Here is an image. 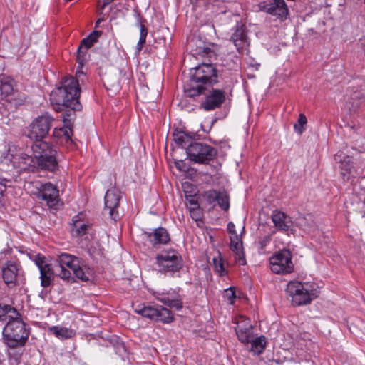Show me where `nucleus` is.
Segmentation results:
<instances>
[{
    "label": "nucleus",
    "instance_id": "obj_1",
    "mask_svg": "<svg viewBox=\"0 0 365 365\" xmlns=\"http://www.w3.org/2000/svg\"><path fill=\"white\" fill-rule=\"evenodd\" d=\"M84 77L82 71L76 73V78L73 76L66 77L61 82L60 86L53 89L50 94V101L53 106L54 109L59 112L63 108H67L72 110V113H66L68 116L74 114L75 110H79L81 105L79 102L80 88L79 78Z\"/></svg>",
    "mask_w": 365,
    "mask_h": 365
},
{
    "label": "nucleus",
    "instance_id": "obj_2",
    "mask_svg": "<svg viewBox=\"0 0 365 365\" xmlns=\"http://www.w3.org/2000/svg\"><path fill=\"white\" fill-rule=\"evenodd\" d=\"M3 340L11 349L24 346L29 336V329L21 316L8 321L3 329Z\"/></svg>",
    "mask_w": 365,
    "mask_h": 365
},
{
    "label": "nucleus",
    "instance_id": "obj_3",
    "mask_svg": "<svg viewBox=\"0 0 365 365\" xmlns=\"http://www.w3.org/2000/svg\"><path fill=\"white\" fill-rule=\"evenodd\" d=\"M287 294L291 298L293 306L309 304L319 297V287L314 283L289 282L286 289Z\"/></svg>",
    "mask_w": 365,
    "mask_h": 365
},
{
    "label": "nucleus",
    "instance_id": "obj_4",
    "mask_svg": "<svg viewBox=\"0 0 365 365\" xmlns=\"http://www.w3.org/2000/svg\"><path fill=\"white\" fill-rule=\"evenodd\" d=\"M31 148L38 168L52 172L57 169V150L53 145L40 140L34 142Z\"/></svg>",
    "mask_w": 365,
    "mask_h": 365
},
{
    "label": "nucleus",
    "instance_id": "obj_5",
    "mask_svg": "<svg viewBox=\"0 0 365 365\" xmlns=\"http://www.w3.org/2000/svg\"><path fill=\"white\" fill-rule=\"evenodd\" d=\"M155 261L158 271L170 276H173L182 267L181 255L173 249L163 250L156 255Z\"/></svg>",
    "mask_w": 365,
    "mask_h": 365
},
{
    "label": "nucleus",
    "instance_id": "obj_6",
    "mask_svg": "<svg viewBox=\"0 0 365 365\" xmlns=\"http://www.w3.org/2000/svg\"><path fill=\"white\" fill-rule=\"evenodd\" d=\"M187 158L195 163L207 164L217 155L214 147L203 143L194 142L186 148Z\"/></svg>",
    "mask_w": 365,
    "mask_h": 365
},
{
    "label": "nucleus",
    "instance_id": "obj_7",
    "mask_svg": "<svg viewBox=\"0 0 365 365\" xmlns=\"http://www.w3.org/2000/svg\"><path fill=\"white\" fill-rule=\"evenodd\" d=\"M54 118L48 113L36 118L28 128L26 136L34 142L43 140L53 126Z\"/></svg>",
    "mask_w": 365,
    "mask_h": 365
},
{
    "label": "nucleus",
    "instance_id": "obj_8",
    "mask_svg": "<svg viewBox=\"0 0 365 365\" xmlns=\"http://www.w3.org/2000/svg\"><path fill=\"white\" fill-rule=\"evenodd\" d=\"M1 272L2 279L9 289L19 286L25 279L24 272L19 262H6L1 266Z\"/></svg>",
    "mask_w": 365,
    "mask_h": 365
},
{
    "label": "nucleus",
    "instance_id": "obj_9",
    "mask_svg": "<svg viewBox=\"0 0 365 365\" xmlns=\"http://www.w3.org/2000/svg\"><path fill=\"white\" fill-rule=\"evenodd\" d=\"M81 260L78 257L68 253L58 255L55 260L56 276L63 280H69L71 279V270L73 271Z\"/></svg>",
    "mask_w": 365,
    "mask_h": 365
},
{
    "label": "nucleus",
    "instance_id": "obj_10",
    "mask_svg": "<svg viewBox=\"0 0 365 365\" xmlns=\"http://www.w3.org/2000/svg\"><path fill=\"white\" fill-rule=\"evenodd\" d=\"M269 264L275 274H289L294 271L292 254L288 250H282L270 257Z\"/></svg>",
    "mask_w": 365,
    "mask_h": 365
},
{
    "label": "nucleus",
    "instance_id": "obj_11",
    "mask_svg": "<svg viewBox=\"0 0 365 365\" xmlns=\"http://www.w3.org/2000/svg\"><path fill=\"white\" fill-rule=\"evenodd\" d=\"M190 78L195 83L213 85L217 82V70L212 63H202L190 70Z\"/></svg>",
    "mask_w": 365,
    "mask_h": 365
},
{
    "label": "nucleus",
    "instance_id": "obj_12",
    "mask_svg": "<svg viewBox=\"0 0 365 365\" xmlns=\"http://www.w3.org/2000/svg\"><path fill=\"white\" fill-rule=\"evenodd\" d=\"M135 312L143 317L165 324L171 323L174 320L170 310L160 305L143 306L136 309Z\"/></svg>",
    "mask_w": 365,
    "mask_h": 365
},
{
    "label": "nucleus",
    "instance_id": "obj_13",
    "mask_svg": "<svg viewBox=\"0 0 365 365\" xmlns=\"http://www.w3.org/2000/svg\"><path fill=\"white\" fill-rule=\"evenodd\" d=\"M230 40L233 42L239 53H247L250 40L245 25L241 23L237 24L234 29V32L231 35Z\"/></svg>",
    "mask_w": 365,
    "mask_h": 365
},
{
    "label": "nucleus",
    "instance_id": "obj_14",
    "mask_svg": "<svg viewBox=\"0 0 365 365\" xmlns=\"http://www.w3.org/2000/svg\"><path fill=\"white\" fill-rule=\"evenodd\" d=\"M225 101V93L220 89H212L206 94L202 101L200 108L205 111H210L221 107Z\"/></svg>",
    "mask_w": 365,
    "mask_h": 365
},
{
    "label": "nucleus",
    "instance_id": "obj_15",
    "mask_svg": "<svg viewBox=\"0 0 365 365\" xmlns=\"http://www.w3.org/2000/svg\"><path fill=\"white\" fill-rule=\"evenodd\" d=\"M37 197L46 202V205L54 207L58 202V189L51 182L42 184L38 188Z\"/></svg>",
    "mask_w": 365,
    "mask_h": 365
},
{
    "label": "nucleus",
    "instance_id": "obj_16",
    "mask_svg": "<svg viewBox=\"0 0 365 365\" xmlns=\"http://www.w3.org/2000/svg\"><path fill=\"white\" fill-rule=\"evenodd\" d=\"M261 8L263 11L279 18H286L289 10L284 0H270L263 2Z\"/></svg>",
    "mask_w": 365,
    "mask_h": 365
},
{
    "label": "nucleus",
    "instance_id": "obj_17",
    "mask_svg": "<svg viewBox=\"0 0 365 365\" xmlns=\"http://www.w3.org/2000/svg\"><path fill=\"white\" fill-rule=\"evenodd\" d=\"M272 221L275 228L280 232L292 231V221L291 217L284 212L275 210L271 216Z\"/></svg>",
    "mask_w": 365,
    "mask_h": 365
},
{
    "label": "nucleus",
    "instance_id": "obj_18",
    "mask_svg": "<svg viewBox=\"0 0 365 365\" xmlns=\"http://www.w3.org/2000/svg\"><path fill=\"white\" fill-rule=\"evenodd\" d=\"M235 331L238 339L245 344H249L255 336L252 327L247 319H241L240 321L237 322Z\"/></svg>",
    "mask_w": 365,
    "mask_h": 365
},
{
    "label": "nucleus",
    "instance_id": "obj_19",
    "mask_svg": "<svg viewBox=\"0 0 365 365\" xmlns=\"http://www.w3.org/2000/svg\"><path fill=\"white\" fill-rule=\"evenodd\" d=\"M339 159L340 175L344 181L349 180L356 173L352 158L348 155L341 158V155H336L335 160L337 161Z\"/></svg>",
    "mask_w": 365,
    "mask_h": 365
},
{
    "label": "nucleus",
    "instance_id": "obj_20",
    "mask_svg": "<svg viewBox=\"0 0 365 365\" xmlns=\"http://www.w3.org/2000/svg\"><path fill=\"white\" fill-rule=\"evenodd\" d=\"M145 235L155 247L160 245H165L170 241L169 234L163 227L156 228L152 232H145Z\"/></svg>",
    "mask_w": 365,
    "mask_h": 365
},
{
    "label": "nucleus",
    "instance_id": "obj_21",
    "mask_svg": "<svg viewBox=\"0 0 365 365\" xmlns=\"http://www.w3.org/2000/svg\"><path fill=\"white\" fill-rule=\"evenodd\" d=\"M120 192L115 188L108 190L104 197L105 200V210L108 211L110 217H113L114 210L118 207L120 195Z\"/></svg>",
    "mask_w": 365,
    "mask_h": 365
},
{
    "label": "nucleus",
    "instance_id": "obj_22",
    "mask_svg": "<svg viewBox=\"0 0 365 365\" xmlns=\"http://www.w3.org/2000/svg\"><path fill=\"white\" fill-rule=\"evenodd\" d=\"M155 298L160 302L177 311L181 310L183 307L182 299L178 294L173 296L170 294L158 293Z\"/></svg>",
    "mask_w": 365,
    "mask_h": 365
},
{
    "label": "nucleus",
    "instance_id": "obj_23",
    "mask_svg": "<svg viewBox=\"0 0 365 365\" xmlns=\"http://www.w3.org/2000/svg\"><path fill=\"white\" fill-rule=\"evenodd\" d=\"M230 248L235 254V259L240 265L246 264V259L242 249V241L237 235L230 237Z\"/></svg>",
    "mask_w": 365,
    "mask_h": 365
},
{
    "label": "nucleus",
    "instance_id": "obj_24",
    "mask_svg": "<svg viewBox=\"0 0 365 365\" xmlns=\"http://www.w3.org/2000/svg\"><path fill=\"white\" fill-rule=\"evenodd\" d=\"M73 273L78 279L83 282H88L93 275V270L84 264L82 260H81L77 266L75 267V269L73 270Z\"/></svg>",
    "mask_w": 365,
    "mask_h": 365
},
{
    "label": "nucleus",
    "instance_id": "obj_25",
    "mask_svg": "<svg viewBox=\"0 0 365 365\" xmlns=\"http://www.w3.org/2000/svg\"><path fill=\"white\" fill-rule=\"evenodd\" d=\"M0 91L4 98H7L8 101H11L13 99L12 96L15 94L12 80L8 78L0 80Z\"/></svg>",
    "mask_w": 365,
    "mask_h": 365
},
{
    "label": "nucleus",
    "instance_id": "obj_26",
    "mask_svg": "<svg viewBox=\"0 0 365 365\" xmlns=\"http://www.w3.org/2000/svg\"><path fill=\"white\" fill-rule=\"evenodd\" d=\"M78 216L74 217L73 223L71 225V232L73 237H78L85 235L88 228V225L83 221L80 220Z\"/></svg>",
    "mask_w": 365,
    "mask_h": 365
},
{
    "label": "nucleus",
    "instance_id": "obj_27",
    "mask_svg": "<svg viewBox=\"0 0 365 365\" xmlns=\"http://www.w3.org/2000/svg\"><path fill=\"white\" fill-rule=\"evenodd\" d=\"M175 143L181 148L188 147L189 144L193 143L191 135L182 130H175L173 133Z\"/></svg>",
    "mask_w": 365,
    "mask_h": 365
},
{
    "label": "nucleus",
    "instance_id": "obj_28",
    "mask_svg": "<svg viewBox=\"0 0 365 365\" xmlns=\"http://www.w3.org/2000/svg\"><path fill=\"white\" fill-rule=\"evenodd\" d=\"M297 225L307 232H311L315 227L313 216L309 214L299 217L297 220Z\"/></svg>",
    "mask_w": 365,
    "mask_h": 365
},
{
    "label": "nucleus",
    "instance_id": "obj_29",
    "mask_svg": "<svg viewBox=\"0 0 365 365\" xmlns=\"http://www.w3.org/2000/svg\"><path fill=\"white\" fill-rule=\"evenodd\" d=\"M19 315V312L11 305L0 304V320L11 321Z\"/></svg>",
    "mask_w": 365,
    "mask_h": 365
},
{
    "label": "nucleus",
    "instance_id": "obj_30",
    "mask_svg": "<svg viewBox=\"0 0 365 365\" xmlns=\"http://www.w3.org/2000/svg\"><path fill=\"white\" fill-rule=\"evenodd\" d=\"M49 329L56 337L61 339L72 338L76 334L73 329L63 327L53 326Z\"/></svg>",
    "mask_w": 365,
    "mask_h": 365
},
{
    "label": "nucleus",
    "instance_id": "obj_31",
    "mask_svg": "<svg viewBox=\"0 0 365 365\" xmlns=\"http://www.w3.org/2000/svg\"><path fill=\"white\" fill-rule=\"evenodd\" d=\"M249 344H250V351L255 354H260L264 351L266 346L265 337L263 336L259 337L254 336Z\"/></svg>",
    "mask_w": 365,
    "mask_h": 365
},
{
    "label": "nucleus",
    "instance_id": "obj_32",
    "mask_svg": "<svg viewBox=\"0 0 365 365\" xmlns=\"http://www.w3.org/2000/svg\"><path fill=\"white\" fill-rule=\"evenodd\" d=\"M195 52L197 55L207 56L210 59L215 58L217 56L216 46L213 44L210 45V47L205 46L204 43L203 46H197Z\"/></svg>",
    "mask_w": 365,
    "mask_h": 365
},
{
    "label": "nucleus",
    "instance_id": "obj_33",
    "mask_svg": "<svg viewBox=\"0 0 365 365\" xmlns=\"http://www.w3.org/2000/svg\"><path fill=\"white\" fill-rule=\"evenodd\" d=\"M212 266L214 271L220 276L227 274V270L225 267L224 261L220 252H218L217 255L212 258Z\"/></svg>",
    "mask_w": 365,
    "mask_h": 365
},
{
    "label": "nucleus",
    "instance_id": "obj_34",
    "mask_svg": "<svg viewBox=\"0 0 365 365\" xmlns=\"http://www.w3.org/2000/svg\"><path fill=\"white\" fill-rule=\"evenodd\" d=\"M219 207L227 211L230 208V197L228 193L225 190L219 191L217 195V200H216Z\"/></svg>",
    "mask_w": 365,
    "mask_h": 365
},
{
    "label": "nucleus",
    "instance_id": "obj_35",
    "mask_svg": "<svg viewBox=\"0 0 365 365\" xmlns=\"http://www.w3.org/2000/svg\"><path fill=\"white\" fill-rule=\"evenodd\" d=\"M139 27H140V38H139V41L136 46V50H137L138 53L140 52L143 47L144 46L145 41H146V37L148 35V29L145 26V25H143V24L140 23L139 24Z\"/></svg>",
    "mask_w": 365,
    "mask_h": 365
},
{
    "label": "nucleus",
    "instance_id": "obj_36",
    "mask_svg": "<svg viewBox=\"0 0 365 365\" xmlns=\"http://www.w3.org/2000/svg\"><path fill=\"white\" fill-rule=\"evenodd\" d=\"M56 272H47L43 274H41V284L43 287H48L51 284L52 281L54 279V275Z\"/></svg>",
    "mask_w": 365,
    "mask_h": 365
},
{
    "label": "nucleus",
    "instance_id": "obj_37",
    "mask_svg": "<svg viewBox=\"0 0 365 365\" xmlns=\"http://www.w3.org/2000/svg\"><path fill=\"white\" fill-rule=\"evenodd\" d=\"M219 191L215 190H210L202 193V197L207 201L208 204H212L217 200V195Z\"/></svg>",
    "mask_w": 365,
    "mask_h": 365
},
{
    "label": "nucleus",
    "instance_id": "obj_38",
    "mask_svg": "<svg viewBox=\"0 0 365 365\" xmlns=\"http://www.w3.org/2000/svg\"><path fill=\"white\" fill-rule=\"evenodd\" d=\"M307 122L306 116L303 113L299 114L298 120L294 125L295 131L299 134H302L304 130V126L307 124Z\"/></svg>",
    "mask_w": 365,
    "mask_h": 365
},
{
    "label": "nucleus",
    "instance_id": "obj_39",
    "mask_svg": "<svg viewBox=\"0 0 365 365\" xmlns=\"http://www.w3.org/2000/svg\"><path fill=\"white\" fill-rule=\"evenodd\" d=\"M107 87L113 89H118L120 88V82L118 78L112 79L111 76H107L104 82Z\"/></svg>",
    "mask_w": 365,
    "mask_h": 365
},
{
    "label": "nucleus",
    "instance_id": "obj_40",
    "mask_svg": "<svg viewBox=\"0 0 365 365\" xmlns=\"http://www.w3.org/2000/svg\"><path fill=\"white\" fill-rule=\"evenodd\" d=\"M87 50L78 46L77 50V61L80 64H83L86 60Z\"/></svg>",
    "mask_w": 365,
    "mask_h": 365
},
{
    "label": "nucleus",
    "instance_id": "obj_41",
    "mask_svg": "<svg viewBox=\"0 0 365 365\" xmlns=\"http://www.w3.org/2000/svg\"><path fill=\"white\" fill-rule=\"evenodd\" d=\"M205 88L204 86L198 85L196 87L192 88L189 92L190 96H196L201 94H203L205 92Z\"/></svg>",
    "mask_w": 365,
    "mask_h": 365
},
{
    "label": "nucleus",
    "instance_id": "obj_42",
    "mask_svg": "<svg viewBox=\"0 0 365 365\" xmlns=\"http://www.w3.org/2000/svg\"><path fill=\"white\" fill-rule=\"evenodd\" d=\"M34 261L38 269L43 267V264H47V262H46V257L41 254L36 255L34 256Z\"/></svg>",
    "mask_w": 365,
    "mask_h": 365
},
{
    "label": "nucleus",
    "instance_id": "obj_43",
    "mask_svg": "<svg viewBox=\"0 0 365 365\" xmlns=\"http://www.w3.org/2000/svg\"><path fill=\"white\" fill-rule=\"evenodd\" d=\"M182 187L184 189L185 196L187 198L190 197V199H191V198L194 197V195H195L194 191L192 190L193 187L190 183H188V182L183 183Z\"/></svg>",
    "mask_w": 365,
    "mask_h": 365
},
{
    "label": "nucleus",
    "instance_id": "obj_44",
    "mask_svg": "<svg viewBox=\"0 0 365 365\" xmlns=\"http://www.w3.org/2000/svg\"><path fill=\"white\" fill-rule=\"evenodd\" d=\"M190 217L196 222L201 220L202 211L200 209H189Z\"/></svg>",
    "mask_w": 365,
    "mask_h": 365
},
{
    "label": "nucleus",
    "instance_id": "obj_45",
    "mask_svg": "<svg viewBox=\"0 0 365 365\" xmlns=\"http://www.w3.org/2000/svg\"><path fill=\"white\" fill-rule=\"evenodd\" d=\"M225 296L233 304V300L235 298V292L233 288L230 287L225 290Z\"/></svg>",
    "mask_w": 365,
    "mask_h": 365
},
{
    "label": "nucleus",
    "instance_id": "obj_46",
    "mask_svg": "<svg viewBox=\"0 0 365 365\" xmlns=\"http://www.w3.org/2000/svg\"><path fill=\"white\" fill-rule=\"evenodd\" d=\"M93 44L94 43L89 38H88V37H86L81 41L79 46L88 51V49L93 46Z\"/></svg>",
    "mask_w": 365,
    "mask_h": 365
},
{
    "label": "nucleus",
    "instance_id": "obj_47",
    "mask_svg": "<svg viewBox=\"0 0 365 365\" xmlns=\"http://www.w3.org/2000/svg\"><path fill=\"white\" fill-rule=\"evenodd\" d=\"M101 31H94L88 37L93 43L97 42L98 38L101 36Z\"/></svg>",
    "mask_w": 365,
    "mask_h": 365
},
{
    "label": "nucleus",
    "instance_id": "obj_48",
    "mask_svg": "<svg viewBox=\"0 0 365 365\" xmlns=\"http://www.w3.org/2000/svg\"><path fill=\"white\" fill-rule=\"evenodd\" d=\"M39 271H40V274H46L47 272H56L55 270V268L54 269H52L51 267V264H43V267H41L40 269H38Z\"/></svg>",
    "mask_w": 365,
    "mask_h": 365
},
{
    "label": "nucleus",
    "instance_id": "obj_49",
    "mask_svg": "<svg viewBox=\"0 0 365 365\" xmlns=\"http://www.w3.org/2000/svg\"><path fill=\"white\" fill-rule=\"evenodd\" d=\"M6 182H7V180L6 179H2L0 181V203L1 202V198L4 196V193L6 190V187H7L6 185Z\"/></svg>",
    "mask_w": 365,
    "mask_h": 365
},
{
    "label": "nucleus",
    "instance_id": "obj_50",
    "mask_svg": "<svg viewBox=\"0 0 365 365\" xmlns=\"http://www.w3.org/2000/svg\"><path fill=\"white\" fill-rule=\"evenodd\" d=\"M114 0H102V3H101L100 1L98 3V6L100 7V9L103 11L108 4H110Z\"/></svg>",
    "mask_w": 365,
    "mask_h": 365
},
{
    "label": "nucleus",
    "instance_id": "obj_51",
    "mask_svg": "<svg viewBox=\"0 0 365 365\" xmlns=\"http://www.w3.org/2000/svg\"><path fill=\"white\" fill-rule=\"evenodd\" d=\"M227 230L228 232L232 234V235H237L236 233V231H235V225L233 222H230L228 224H227Z\"/></svg>",
    "mask_w": 365,
    "mask_h": 365
},
{
    "label": "nucleus",
    "instance_id": "obj_52",
    "mask_svg": "<svg viewBox=\"0 0 365 365\" xmlns=\"http://www.w3.org/2000/svg\"><path fill=\"white\" fill-rule=\"evenodd\" d=\"M190 207L189 209H200L197 202L192 197L189 200Z\"/></svg>",
    "mask_w": 365,
    "mask_h": 365
},
{
    "label": "nucleus",
    "instance_id": "obj_53",
    "mask_svg": "<svg viewBox=\"0 0 365 365\" xmlns=\"http://www.w3.org/2000/svg\"><path fill=\"white\" fill-rule=\"evenodd\" d=\"M63 131V133L65 135V138L66 140H71V135L72 133V130L70 128H65L63 130H61Z\"/></svg>",
    "mask_w": 365,
    "mask_h": 365
},
{
    "label": "nucleus",
    "instance_id": "obj_54",
    "mask_svg": "<svg viewBox=\"0 0 365 365\" xmlns=\"http://www.w3.org/2000/svg\"><path fill=\"white\" fill-rule=\"evenodd\" d=\"M103 21V19H99L96 22V25H95V27H98L100 24V22Z\"/></svg>",
    "mask_w": 365,
    "mask_h": 365
},
{
    "label": "nucleus",
    "instance_id": "obj_55",
    "mask_svg": "<svg viewBox=\"0 0 365 365\" xmlns=\"http://www.w3.org/2000/svg\"><path fill=\"white\" fill-rule=\"evenodd\" d=\"M360 41H361V43L365 47V37L364 38H361Z\"/></svg>",
    "mask_w": 365,
    "mask_h": 365
},
{
    "label": "nucleus",
    "instance_id": "obj_56",
    "mask_svg": "<svg viewBox=\"0 0 365 365\" xmlns=\"http://www.w3.org/2000/svg\"><path fill=\"white\" fill-rule=\"evenodd\" d=\"M190 46H193V44H194V40H191L190 43Z\"/></svg>",
    "mask_w": 365,
    "mask_h": 365
},
{
    "label": "nucleus",
    "instance_id": "obj_57",
    "mask_svg": "<svg viewBox=\"0 0 365 365\" xmlns=\"http://www.w3.org/2000/svg\"><path fill=\"white\" fill-rule=\"evenodd\" d=\"M63 120L66 122L67 120V119L66 118V117L64 116L63 117Z\"/></svg>",
    "mask_w": 365,
    "mask_h": 365
}]
</instances>
